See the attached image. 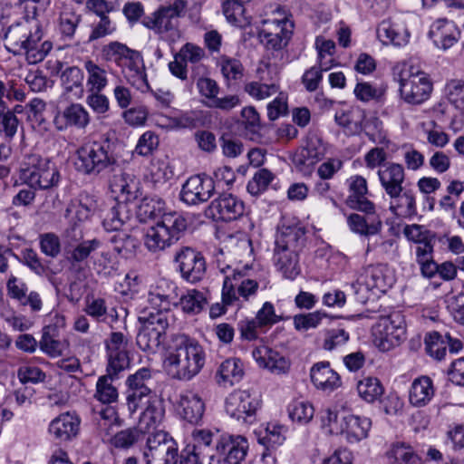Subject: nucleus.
I'll list each match as a JSON object with an SVG mask.
<instances>
[{"instance_id":"53","label":"nucleus","mask_w":464,"mask_h":464,"mask_svg":"<svg viewBox=\"0 0 464 464\" xmlns=\"http://www.w3.org/2000/svg\"><path fill=\"white\" fill-rule=\"evenodd\" d=\"M84 75L82 71L77 66H69L61 73V82L66 92L76 91L78 98L82 97Z\"/></svg>"},{"instance_id":"41","label":"nucleus","mask_w":464,"mask_h":464,"mask_svg":"<svg viewBox=\"0 0 464 464\" xmlns=\"http://www.w3.org/2000/svg\"><path fill=\"white\" fill-rule=\"evenodd\" d=\"M82 21V15L67 4H63L57 18V29L64 40H72Z\"/></svg>"},{"instance_id":"30","label":"nucleus","mask_w":464,"mask_h":464,"mask_svg":"<svg viewBox=\"0 0 464 464\" xmlns=\"http://www.w3.org/2000/svg\"><path fill=\"white\" fill-rule=\"evenodd\" d=\"M210 210L224 221L236 220L244 214L245 204L231 194H223L210 204Z\"/></svg>"},{"instance_id":"44","label":"nucleus","mask_w":464,"mask_h":464,"mask_svg":"<svg viewBox=\"0 0 464 464\" xmlns=\"http://www.w3.org/2000/svg\"><path fill=\"white\" fill-rule=\"evenodd\" d=\"M169 211H166L165 202L158 196L144 197L137 211L138 218L146 222L150 219L162 220V217Z\"/></svg>"},{"instance_id":"36","label":"nucleus","mask_w":464,"mask_h":464,"mask_svg":"<svg viewBox=\"0 0 464 464\" xmlns=\"http://www.w3.org/2000/svg\"><path fill=\"white\" fill-rule=\"evenodd\" d=\"M435 394L433 381L427 375L413 380L409 390V401L414 407H424Z\"/></svg>"},{"instance_id":"6","label":"nucleus","mask_w":464,"mask_h":464,"mask_svg":"<svg viewBox=\"0 0 464 464\" xmlns=\"http://www.w3.org/2000/svg\"><path fill=\"white\" fill-rule=\"evenodd\" d=\"M187 227V219L180 213L169 211L146 229L144 246L151 253L164 251L180 239Z\"/></svg>"},{"instance_id":"60","label":"nucleus","mask_w":464,"mask_h":464,"mask_svg":"<svg viewBox=\"0 0 464 464\" xmlns=\"http://www.w3.org/2000/svg\"><path fill=\"white\" fill-rule=\"evenodd\" d=\"M222 10L229 24L238 27H244L249 24V21L244 14V5L233 0H224Z\"/></svg>"},{"instance_id":"39","label":"nucleus","mask_w":464,"mask_h":464,"mask_svg":"<svg viewBox=\"0 0 464 464\" xmlns=\"http://www.w3.org/2000/svg\"><path fill=\"white\" fill-rule=\"evenodd\" d=\"M139 181L130 174L121 172L110 180L111 192L121 198V202L135 199L139 192Z\"/></svg>"},{"instance_id":"3","label":"nucleus","mask_w":464,"mask_h":464,"mask_svg":"<svg viewBox=\"0 0 464 464\" xmlns=\"http://www.w3.org/2000/svg\"><path fill=\"white\" fill-rule=\"evenodd\" d=\"M217 263L218 270L224 275L222 302L225 305H235L240 298L248 301L256 295L262 280L250 277L252 267L249 265H225L219 258Z\"/></svg>"},{"instance_id":"51","label":"nucleus","mask_w":464,"mask_h":464,"mask_svg":"<svg viewBox=\"0 0 464 464\" xmlns=\"http://www.w3.org/2000/svg\"><path fill=\"white\" fill-rule=\"evenodd\" d=\"M83 66L87 72L88 92L102 91L108 85L106 70L91 59L86 60Z\"/></svg>"},{"instance_id":"59","label":"nucleus","mask_w":464,"mask_h":464,"mask_svg":"<svg viewBox=\"0 0 464 464\" xmlns=\"http://www.w3.org/2000/svg\"><path fill=\"white\" fill-rule=\"evenodd\" d=\"M424 343L425 350L430 357L438 361L444 359L447 353L445 334L442 335L439 332L429 333L425 336Z\"/></svg>"},{"instance_id":"42","label":"nucleus","mask_w":464,"mask_h":464,"mask_svg":"<svg viewBox=\"0 0 464 464\" xmlns=\"http://www.w3.org/2000/svg\"><path fill=\"white\" fill-rule=\"evenodd\" d=\"M243 375V362L238 358H228L219 365L216 373V379L219 385L232 386L240 382Z\"/></svg>"},{"instance_id":"18","label":"nucleus","mask_w":464,"mask_h":464,"mask_svg":"<svg viewBox=\"0 0 464 464\" xmlns=\"http://www.w3.org/2000/svg\"><path fill=\"white\" fill-rule=\"evenodd\" d=\"M327 151V144L316 133H308L303 146L295 152L293 161L299 171L311 174L314 167L321 161Z\"/></svg>"},{"instance_id":"32","label":"nucleus","mask_w":464,"mask_h":464,"mask_svg":"<svg viewBox=\"0 0 464 464\" xmlns=\"http://www.w3.org/2000/svg\"><path fill=\"white\" fill-rule=\"evenodd\" d=\"M377 175L381 186L387 195L401 191L404 188L405 170L401 164L386 162L378 169Z\"/></svg>"},{"instance_id":"16","label":"nucleus","mask_w":464,"mask_h":464,"mask_svg":"<svg viewBox=\"0 0 464 464\" xmlns=\"http://www.w3.org/2000/svg\"><path fill=\"white\" fill-rule=\"evenodd\" d=\"M179 286L167 278H159L151 283L148 290L147 301L153 313L169 314L172 306H178Z\"/></svg>"},{"instance_id":"9","label":"nucleus","mask_w":464,"mask_h":464,"mask_svg":"<svg viewBox=\"0 0 464 464\" xmlns=\"http://www.w3.org/2000/svg\"><path fill=\"white\" fill-rule=\"evenodd\" d=\"M187 7L186 0H174L173 3L161 5L150 14L143 17L141 24L159 34L161 39L174 42L180 35L179 18L185 14Z\"/></svg>"},{"instance_id":"29","label":"nucleus","mask_w":464,"mask_h":464,"mask_svg":"<svg viewBox=\"0 0 464 464\" xmlns=\"http://www.w3.org/2000/svg\"><path fill=\"white\" fill-rule=\"evenodd\" d=\"M81 420L75 414L65 412L53 419L49 425V433L60 442L68 441L76 437Z\"/></svg>"},{"instance_id":"8","label":"nucleus","mask_w":464,"mask_h":464,"mask_svg":"<svg viewBox=\"0 0 464 464\" xmlns=\"http://www.w3.org/2000/svg\"><path fill=\"white\" fill-rule=\"evenodd\" d=\"M19 179L31 188L48 189L59 183L60 174L49 159L27 154L20 163Z\"/></svg>"},{"instance_id":"19","label":"nucleus","mask_w":464,"mask_h":464,"mask_svg":"<svg viewBox=\"0 0 464 464\" xmlns=\"http://www.w3.org/2000/svg\"><path fill=\"white\" fill-rule=\"evenodd\" d=\"M91 123V115L88 110L81 103L72 102L59 110L53 118V125L59 131L69 129L82 130Z\"/></svg>"},{"instance_id":"54","label":"nucleus","mask_w":464,"mask_h":464,"mask_svg":"<svg viewBox=\"0 0 464 464\" xmlns=\"http://www.w3.org/2000/svg\"><path fill=\"white\" fill-rule=\"evenodd\" d=\"M354 96L362 102H382L386 94V87L375 86L367 82H358L353 90Z\"/></svg>"},{"instance_id":"64","label":"nucleus","mask_w":464,"mask_h":464,"mask_svg":"<svg viewBox=\"0 0 464 464\" xmlns=\"http://www.w3.org/2000/svg\"><path fill=\"white\" fill-rule=\"evenodd\" d=\"M449 102L459 111H464V81L451 80L445 87Z\"/></svg>"},{"instance_id":"40","label":"nucleus","mask_w":464,"mask_h":464,"mask_svg":"<svg viewBox=\"0 0 464 464\" xmlns=\"http://www.w3.org/2000/svg\"><path fill=\"white\" fill-rule=\"evenodd\" d=\"M42 30L38 25H35L34 36L22 52V54L25 56L26 61L30 64L42 62L53 49V44L50 41H42Z\"/></svg>"},{"instance_id":"14","label":"nucleus","mask_w":464,"mask_h":464,"mask_svg":"<svg viewBox=\"0 0 464 464\" xmlns=\"http://www.w3.org/2000/svg\"><path fill=\"white\" fill-rule=\"evenodd\" d=\"M146 464H177L176 442L164 431H157L147 440L143 452Z\"/></svg>"},{"instance_id":"2","label":"nucleus","mask_w":464,"mask_h":464,"mask_svg":"<svg viewBox=\"0 0 464 464\" xmlns=\"http://www.w3.org/2000/svg\"><path fill=\"white\" fill-rule=\"evenodd\" d=\"M304 236V228L298 223H283L278 228L272 261L285 279L295 280L301 273L298 253Z\"/></svg>"},{"instance_id":"24","label":"nucleus","mask_w":464,"mask_h":464,"mask_svg":"<svg viewBox=\"0 0 464 464\" xmlns=\"http://www.w3.org/2000/svg\"><path fill=\"white\" fill-rule=\"evenodd\" d=\"M252 357L260 368L273 373H285L290 367L289 361L284 355L266 345L256 346L252 351Z\"/></svg>"},{"instance_id":"22","label":"nucleus","mask_w":464,"mask_h":464,"mask_svg":"<svg viewBox=\"0 0 464 464\" xmlns=\"http://www.w3.org/2000/svg\"><path fill=\"white\" fill-rule=\"evenodd\" d=\"M217 450L228 464H240L248 450L247 440L241 435H222L217 443Z\"/></svg>"},{"instance_id":"61","label":"nucleus","mask_w":464,"mask_h":464,"mask_svg":"<svg viewBox=\"0 0 464 464\" xmlns=\"http://www.w3.org/2000/svg\"><path fill=\"white\" fill-rule=\"evenodd\" d=\"M290 419L298 424H306L314 417V409L309 401H296L288 406Z\"/></svg>"},{"instance_id":"55","label":"nucleus","mask_w":464,"mask_h":464,"mask_svg":"<svg viewBox=\"0 0 464 464\" xmlns=\"http://www.w3.org/2000/svg\"><path fill=\"white\" fill-rule=\"evenodd\" d=\"M264 78H261V81L257 82H250L245 85V92L250 95L252 98L261 101L266 100L276 93L279 92V84L273 81L270 83L263 82Z\"/></svg>"},{"instance_id":"56","label":"nucleus","mask_w":464,"mask_h":464,"mask_svg":"<svg viewBox=\"0 0 464 464\" xmlns=\"http://www.w3.org/2000/svg\"><path fill=\"white\" fill-rule=\"evenodd\" d=\"M126 405L130 415L135 414L138 411H143L149 405H152L158 401L153 392H125Z\"/></svg>"},{"instance_id":"17","label":"nucleus","mask_w":464,"mask_h":464,"mask_svg":"<svg viewBox=\"0 0 464 464\" xmlns=\"http://www.w3.org/2000/svg\"><path fill=\"white\" fill-rule=\"evenodd\" d=\"M174 262L181 277L188 283H198L205 276L207 266L203 255L190 246H181L174 255Z\"/></svg>"},{"instance_id":"63","label":"nucleus","mask_w":464,"mask_h":464,"mask_svg":"<svg viewBox=\"0 0 464 464\" xmlns=\"http://www.w3.org/2000/svg\"><path fill=\"white\" fill-rule=\"evenodd\" d=\"M114 252L119 256L128 257L136 247L137 240L125 231L113 235L110 238Z\"/></svg>"},{"instance_id":"37","label":"nucleus","mask_w":464,"mask_h":464,"mask_svg":"<svg viewBox=\"0 0 464 464\" xmlns=\"http://www.w3.org/2000/svg\"><path fill=\"white\" fill-rule=\"evenodd\" d=\"M132 219L133 215L127 203L117 201L104 214L102 226L107 231H119Z\"/></svg>"},{"instance_id":"43","label":"nucleus","mask_w":464,"mask_h":464,"mask_svg":"<svg viewBox=\"0 0 464 464\" xmlns=\"http://www.w3.org/2000/svg\"><path fill=\"white\" fill-rule=\"evenodd\" d=\"M347 224L353 233L365 237L378 235L382 228V223L379 218H366L355 213L348 217Z\"/></svg>"},{"instance_id":"11","label":"nucleus","mask_w":464,"mask_h":464,"mask_svg":"<svg viewBox=\"0 0 464 464\" xmlns=\"http://www.w3.org/2000/svg\"><path fill=\"white\" fill-rule=\"evenodd\" d=\"M373 343L382 352L399 346L406 339V323L401 311L381 316L372 329Z\"/></svg>"},{"instance_id":"10","label":"nucleus","mask_w":464,"mask_h":464,"mask_svg":"<svg viewBox=\"0 0 464 464\" xmlns=\"http://www.w3.org/2000/svg\"><path fill=\"white\" fill-rule=\"evenodd\" d=\"M395 283L392 271L387 265L378 264L364 267L353 284L354 295L361 303H366L371 295L385 293Z\"/></svg>"},{"instance_id":"7","label":"nucleus","mask_w":464,"mask_h":464,"mask_svg":"<svg viewBox=\"0 0 464 464\" xmlns=\"http://www.w3.org/2000/svg\"><path fill=\"white\" fill-rule=\"evenodd\" d=\"M394 75L399 82L401 98L409 104H421L427 101L433 86L429 75L410 63H398Z\"/></svg>"},{"instance_id":"28","label":"nucleus","mask_w":464,"mask_h":464,"mask_svg":"<svg viewBox=\"0 0 464 464\" xmlns=\"http://www.w3.org/2000/svg\"><path fill=\"white\" fill-rule=\"evenodd\" d=\"M178 408L184 420L198 424L203 418L206 405L205 401L198 393L193 391H185L179 395Z\"/></svg>"},{"instance_id":"25","label":"nucleus","mask_w":464,"mask_h":464,"mask_svg":"<svg viewBox=\"0 0 464 464\" xmlns=\"http://www.w3.org/2000/svg\"><path fill=\"white\" fill-rule=\"evenodd\" d=\"M429 35L438 48L447 50L458 42L459 31L453 21L440 18L431 24Z\"/></svg>"},{"instance_id":"38","label":"nucleus","mask_w":464,"mask_h":464,"mask_svg":"<svg viewBox=\"0 0 464 464\" xmlns=\"http://www.w3.org/2000/svg\"><path fill=\"white\" fill-rule=\"evenodd\" d=\"M98 209L96 197L87 192H82L79 197L72 200L65 210L66 218H72L78 221L89 219Z\"/></svg>"},{"instance_id":"4","label":"nucleus","mask_w":464,"mask_h":464,"mask_svg":"<svg viewBox=\"0 0 464 464\" xmlns=\"http://www.w3.org/2000/svg\"><path fill=\"white\" fill-rule=\"evenodd\" d=\"M101 55L103 61L114 63L124 76L138 89L150 90L141 53L130 49L125 44L112 41L102 46Z\"/></svg>"},{"instance_id":"15","label":"nucleus","mask_w":464,"mask_h":464,"mask_svg":"<svg viewBox=\"0 0 464 464\" xmlns=\"http://www.w3.org/2000/svg\"><path fill=\"white\" fill-rule=\"evenodd\" d=\"M260 401L247 391L237 390L226 399V412L233 419L246 424L256 421Z\"/></svg>"},{"instance_id":"58","label":"nucleus","mask_w":464,"mask_h":464,"mask_svg":"<svg viewBox=\"0 0 464 464\" xmlns=\"http://www.w3.org/2000/svg\"><path fill=\"white\" fill-rule=\"evenodd\" d=\"M398 243L393 238H376L373 242L368 241L366 254L376 252V254L386 259H393L398 256Z\"/></svg>"},{"instance_id":"46","label":"nucleus","mask_w":464,"mask_h":464,"mask_svg":"<svg viewBox=\"0 0 464 464\" xmlns=\"http://www.w3.org/2000/svg\"><path fill=\"white\" fill-rule=\"evenodd\" d=\"M230 252L235 256L234 262L230 265L238 264L239 266H243L245 264H248L253 259V246L252 241L245 235L234 236L230 237L229 241Z\"/></svg>"},{"instance_id":"50","label":"nucleus","mask_w":464,"mask_h":464,"mask_svg":"<svg viewBox=\"0 0 464 464\" xmlns=\"http://www.w3.org/2000/svg\"><path fill=\"white\" fill-rule=\"evenodd\" d=\"M51 327H44L43 330L41 340L39 341L40 350L46 355L56 358L64 353L69 347L67 340H60L54 336L51 332Z\"/></svg>"},{"instance_id":"12","label":"nucleus","mask_w":464,"mask_h":464,"mask_svg":"<svg viewBox=\"0 0 464 464\" xmlns=\"http://www.w3.org/2000/svg\"><path fill=\"white\" fill-rule=\"evenodd\" d=\"M170 315L153 313L146 308L140 313L141 328L137 335V345L144 352L155 353L163 342L169 326Z\"/></svg>"},{"instance_id":"33","label":"nucleus","mask_w":464,"mask_h":464,"mask_svg":"<svg viewBox=\"0 0 464 464\" xmlns=\"http://www.w3.org/2000/svg\"><path fill=\"white\" fill-rule=\"evenodd\" d=\"M286 426L278 422H268L255 430L257 442L265 448V450H275L283 445L286 439Z\"/></svg>"},{"instance_id":"1","label":"nucleus","mask_w":464,"mask_h":464,"mask_svg":"<svg viewBox=\"0 0 464 464\" xmlns=\"http://www.w3.org/2000/svg\"><path fill=\"white\" fill-rule=\"evenodd\" d=\"M206 353L197 340L185 334L170 336L163 359V369L173 380L188 382L203 369Z\"/></svg>"},{"instance_id":"62","label":"nucleus","mask_w":464,"mask_h":464,"mask_svg":"<svg viewBox=\"0 0 464 464\" xmlns=\"http://www.w3.org/2000/svg\"><path fill=\"white\" fill-rule=\"evenodd\" d=\"M275 179V175L266 169L257 170L254 177L247 183V191L253 195L257 196L266 191L270 183Z\"/></svg>"},{"instance_id":"52","label":"nucleus","mask_w":464,"mask_h":464,"mask_svg":"<svg viewBox=\"0 0 464 464\" xmlns=\"http://www.w3.org/2000/svg\"><path fill=\"white\" fill-rule=\"evenodd\" d=\"M357 392L363 401L372 403L383 394L384 387L378 378L367 376L358 382Z\"/></svg>"},{"instance_id":"20","label":"nucleus","mask_w":464,"mask_h":464,"mask_svg":"<svg viewBox=\"0 0 464 464\" xmlns=\"http://www.w3.org/2000/svg\"><path fill=\"white\" fill-rule=\"evenodd\" d=\"M215 191L214 180L206 175H194L182 186L180 198L188 205H198L208 201Z\"/></svg>"},{"instance_id":"31","label":"nucleus","mask_w":464,"mask_h":464,"mask_svg":"<svg viewBox=\"0 0 464 464\" xmlns=\"http://www.w3.org/2000/svg\"><path fill=\"white\" fill-rule=\"evenodd\" d=\"M378 39L384 45L404 46L408 44L410 33L401 23L392 20H383L376 30Z\"/></svg>"},{"instance_id":"45","label":"nucleus","mask_w":464,"mask_h":464,"mask_svg":"<svg viewBox=\"0 0 464 464\" xmlns=\"http://www.w3.org/2000/svg\"><path fill=\"white\" fill-rule=\"evenodd\" d=\"M164 416V409L159 401L149 405L140 414L136 429L143 436L156 430Z\"/></svg>"},{"instance_id":"21","label":"nucleus","mask_w":464,"mask_h":464,"mask_svg":"<svg viewBox=\"0 0 464 464\" xmlns=\"http://www.w3.org/2000/svg\"><path fill=\"white\" fill-rule=\"evenodd\" d=\"M346 183L349 193L346 199L348 206L366 214H374L375 205L367 198L369 189L366 179L361 175H353Z\"/></svg>"},{"instance_id":"13","label":"nucleus","mask_w":464,"mask_h":464,"mask_svg":"<svg viewBox=\"0 0 464 464\" xmlns=\"http://www.w3.org/2000/svg\"><path fill=\"white\" fill-rule=\"evenodd\" d=\"M293 28V23L286 17L265 19L258 31V37L267 50L280 51L287 45Z\"/></svg>"},{"instance_id":"27","label":"nucleus","mask_w":464,"mask_h":464,"mask_svg":"<svg viewBox=\"0 0 464 464\" xmlns=\"http://www.w3.org/2000/svg\"><path fill=\"white\" fill-rule=\"evenodd\" d=\"M33 36L34 31L29 21L14 24L4 34L5 47L14 54H22L24 46Z\"/></svg>"},{"instance_id":"35","label":"nucleus","mask_w":464,"mask_h":464,"mask_svg":"<svg viewBox=\"0 0 464 464\" xmlns=\"http://www.w3.org/2000/svg\"><path fill=\"white\" fill-rule=\"evenodd\" d=\"M371 426L372 421L369 418L353 414L343 416V430L340 435H343L350 443L358 442L367 438Z\"/></svg>"},{"instance_id":"47","label":"nucleus","mask_w":464,"mask_h":464,"mask_svg":"<svg viewBox=\"0 0 464 464\" xmlns=\"http://www.w3.org/2000/svg\"><path fill=\"white\" fill-rule=\"evenodd\" d=\"M118 376L106 372L98 378L96 382V390L94 398L103 404H111L117 401L119 392L116 386L113 385V381Z\"/></svg>"},{"instance_id":"5","label":"nucleus","mask_w":464,"mask_h":464,"mask_svg":"<svg viewBox=\"0 0 464 464\" xmlns=\"http://www.w3.org/2000/svg\"><path fill=\"white\" fill-rule=\"evenodd\" d=\"M77 169L86 175L116 171L120 165L113 145L108 139L84 143L76 150Z\"/></svg>"},{"instance_id":"23","label":"nucleus","mask_w":464,"mask_h":464,"mask_svg":"<svg viewBox=\"0 0 464 464\" xmlns=\"http://www.w3.org/2000/svg\"><path fill=\"white\" fill-rule=\"evenodd\" d=\"M390 198L389 210L397 218L411 219L418 215L416 193L404 188L387 195Z\"/></svg>"},{"instance_id":"26","label":"nucleus","mask_w":464,"mask_h":464,"mask_svg":"<svg viewBox=\"0 0 464 464\" xmlns=\"http://www.w3.org/2000/svg\"><path fill=\"white\" fill-rule=\"evenodd\" d=\"M366 111L359 106H351L335 112L334 121L346 135L360 134L364 129Z\"/></svg>"},{"instance_id":"34","label":"nucleus","mask_w":464,"mask_h":464,"mask_svg":"<svg viewBox=\"0 0 464 464\" xmlns=\"http://www.w3.org/2000/svg\"><path fill=\"white\" fill-rule=\"evenodd\" d=\"M310 376L314 386L324 392H332L341 386V378L329 362L315 363L310 370Z\"/></svg>"},{"instance_id":"57","label":"nucleus","mask_w":464,"mask_h":464,"mask_svg":"<svg viewBox=\"0 0 464 464\" xmlns=\"http://www.w3.org/2000/svg\"><path fill=\"white\" fill-rule=\"evenodd\" d=\"M151 370L142 367L136 371L133 374H130L125 382L126 392H152L149 383L151 382Z\"/></svg>"},{"instance_id":"48","label":"nucleus","mask_w":464,"mask_h":464,"mask_svg":"<svg viewBox=\"0 0 464 464\" xmlns=\"http://www.w3.org/2000/svg\"><path fill=\"white\" fill-rule=\"evenodd\" d=\"M206 294L198 289H188L181 295H179L178 306L187 314H197L207 305Z\"/></svg>"},{"instance_id":"49","label":"nucleus","mask_w":464,"mask_h":464,"mask_svg":"<svg viewBox=\"0 0 464 464\" xmlns=\"http://www.w3.org/2000/svg\"><path fill=\"white\" fill-rule=\"evenodd\" d=\"M386 455L390 464H423L412 447L404 443L393 444Z\"/></svg>"}]
</instances>
